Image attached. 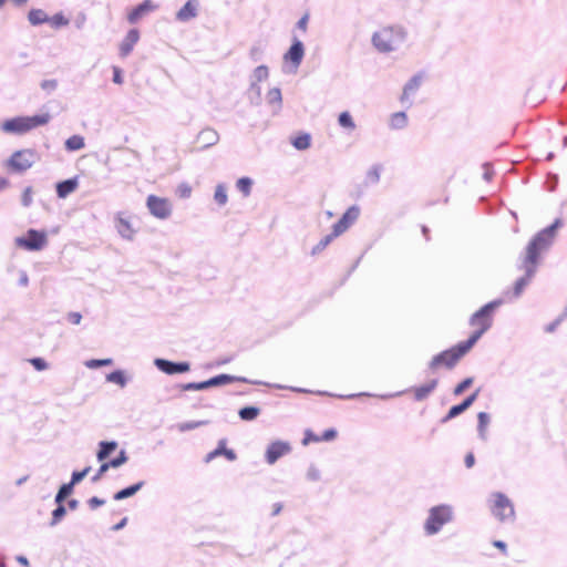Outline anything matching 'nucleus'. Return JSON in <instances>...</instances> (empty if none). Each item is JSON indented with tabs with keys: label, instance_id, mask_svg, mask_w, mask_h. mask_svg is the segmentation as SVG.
Listing matches in <instances>:
<instances>
[{
	"label": "nucleus",
	"instance_id": "1",
	"mask_svg": "<svg viewBox=\"0 0 567 567\" xmlns=\"http://www.w3.org/2000/svg\"><path fill=\"white\" fill-rule=\"evenodd\" d=\"M563 226V220L557 218L550 226L537 233L528 243L525 255L522 259V269L525 275L519 278L511 292V296L517 298L522 295L526 286L535 275L540 254L546 250L556 237V231Z\"/></svg>",
	"mask_w": 567,
	"mask_h": 567
},
{
	"label": "nucleus",
	"instance_id": "2",
	"mask_svg": "<svg viewBox=\"0 0 567 567\" xmlns=\"http://www.w3.org/2000/svg\"><path fill=\"white\" fill-rule=\"evenodd\" d=\"M501 305V300L491 301L472 315L468 323L471 328H473V332L470 338L465 340L470 347L473 348L478 339L492 327L494 311Z\"/></svg>",
	"mask_w": 567,
	"mask_h": 567
},
{
	"label": "nucleus",
	"instance_id": "3",
	"mask_svg": "<svg viewBox=\"0 0 567 567\" xmlns=\"http://www.w3.org/2000/svg\"><path fill=\"white\" fill-rule=\"evenodd\" d=\"M405 33L399 27H383L372 37V43L380 52L398 49L404 41Z\"/></svg>",
	"mask_w": 567,
	"mask_h": 567
},
{
	"label": "nucleus",
	"instance_id": "4",
	"mask_svg": "<svg viewBox=\"0 0 567 567\" xmlns=\"http://www.w3.org/2000/svg\"><path fill=\"white\" fill-rule=\"evenodd\" d=\"M471 349L472 347H470L465 341H462L456 346L434 355L429 363V368L432 371H437L442 368L452 369Z\"/></svg>",
	"mask_w": 567,
	"mask_h": 567
},
{
	"label": "nucleus",
	"instance_id": "5",
	"mask_svg": "<svg viewBox=\"0 0 567 567\" xmlns=\"http://www.w3.org/2000/svg\"><path fill=\"white\" fill-rule=\"evenodd\" d=\"M489 509L493 516L502 523L512 522L515 518V509L512 501L501 492L492 494Z\"/></svg>",
	"mask_w": 567,
	"mask_h": 567
},
{
	"label": "nucleus",
	"instance_id": "6",
	"mask_svg": "<svg viewBox=\"0 0 567 567\" xmlns=\"http://www.w3.org/2000/svg\"><path fill=\"white\" fill-rule=\"evenodd\" d=\"M452 519V509L450 506L440 505L430 509L424 529L427 535L437 533L443 525Z\"/></svg>",
	"mask_w": 567,
	"mask_h": 567
},
{
	"label": "nucleus",
	"instance_id": "7",
	"mask_svg": "<svg viewBox=\"0 0 567 567\" xmlns=\"http://www.w3.org/2000/svg\"><path fill=\"white\" fill-rule=\"evenodd\" d=\"M35 127V117L19 116L6 120L1 124V130L9 134H24Z\"/></svg>",
	"mask_w": 567,
	"mask_h": 567
},
{
	"label": "nucleus",
	"instance_id": "8",
	"mask_svg": "<svg viewBox=\"0 0 567 567\" xmlns=\"http://www.w3.org/2000/svg\"><path fill=\"white\" fill-rule=\"evenodd\" d=\"M146 206L150 213L158 219H166L172 214V204L167 198L150 195L146 199Z\"/></svg>",
	"mask_w": 567,
	"mask_h": 567
},
{
	"label": "nucleus",
	"instance_id": "9",
	"mask_svg": "<svg viewBox=\"0 0 567 567\" xmlns=\"http://www.w3.org/2000/svg\"><path fill=\"white\" fill-rule=\"evenodd\" d=\"M360 208L357 206H351L347 209V212L342 215V217L333 225L332 233L334 236L339 237L344 231H347L359 218Z\"/></svg>",
	"mask_w": 567,
	"mask_h": 567
},
{
	"label": "nucleus",
	"instance_id": "10",
	"mask_svg": "<svg viewBox=\"0 0 567 567\" xmlns=\"http://www.w3.org/2000/svg\"><path fill=\"white\" fill-rule=\"evenodd\" d=\"M35 161V155L32 151L25 150V151H19L16 152L11 159V166L17 172H23L28 168H30Z\"/></svg>",
	"mask_w": 567,
	"mask_h": 567
},
{
	"label": "nucleus",
	"instance_id": "11",
	"mask_svg": "<svg viewBox=\"0 0 567 567\" xmlns=\"http://www.w3.org/2000/svg\"><path fill=\"white\" fill-rule=\"evenodd\" d=\"M115 228L125 239L132 240L137 231L131 217L124 213H118L115 218Z\"/></svg>",
	"mask_w": 567,
	"mask_h": 567
},
{
	"label": "nucleus",
	"instance_id": "12",
	"mask_svg": "<svg viewBox=\"0 0 567 567\" xmlns=\"http://www.w3.org/2000/svg\"><path fill=\"white\" fill-rule=\"evenodd\" d=\"M157 8L158 4L153 0H144L127 13V21L132 24L137 23L141 19L155 11Z\"/></svg>",
	"mask_w": 567,
	"mask_h": 567
},
{
	"label": "nucleus",
	"instance_id": "13",
	"mask_svg": "<svg viewBox=\"0 0 567 567\" xmlns=\"http://www.w3.org/2000/svg\"><path fill=\"white\" fill-rule=\"evenodd\" d=\"M291 447L287 442L276 441L272 442L266 451V461L268 464H275L278 458L288 454Z\"/></svg>",
	"mask_w": 567,
	"mask_h": 567
},
{
	"label": "nucleus",
	"instance_id": "14",
	"mask_svg": "<svg viewBox=\"0 0 567 567\" xmlns=\"http://www.w3.org/2000/svg\"><path fill=\"white\" fill-rule=\"evenodd\" d=\"M155 364L161 371L167 374L184 373L189 371V364L187 362L175 363L164 359H157Z\"/></svg>",
	"mask_w": 567,
	"mask_h": 567
},
{
	"label": "nucleus",
	"instance_id": "15",
	"mask_svg": "<svg viewBox=\"0 0 567 567\" xmlns=\"http://www.w3.org/2000/svg\"><path fill=\"white\" fill-rule=\"evenodd\" d=\"M199 0H188L176 13V19L182 22L197 17Z\"/></svg>",
	"mask_w": 567,
	"mask_h": 567
},
{
	"label": "nucleus",
	"instance_id": "16",
	"mask_svg": "<svg viewBox=\"0 0 567 567\" xmlns=\"http://www.w3.org/2000/svg\"><path fill=\"white\" fill-rule=\"evenodd\" d=\"M140 40V31L137 29H131L124 40L120 44V55L126 58L134 49V45Z\"/></svg>",
	"mask_w": 567,
	"mask_h": 567
},
{
	"label": "nucleus",
	"instance_id": "17",
	"mask_svg": "<svg viewBox=\"0 0 567 567\" xmlns=\"http://www.w3.org/2000/svg\"><path fill=\"white\" fill-rule=\"evenodd\" d=\"M42 23H48L53 29H60L69 24V19H66L62 13L49 17L47 13L38 10V24Z\"/></svg>",
	"mask_w": 567,
	"mask_h": 567
},
{
	"label": "nucleus",
	"instance_id": "18",
	"mask_svg": "<svg viewBox=\"0 0 567 567\" xmlns=\"http://www.w3.org/2000/svg\"><path fill=\"white\" fill-rule=\"evenodd\" d=\"M336 437H337V431L334 429L326 430L322 435H318L311 430H306L305 436L302 440V444L308 445L310 443H319L322 441L328 442V441L334 440Z\"/></svg>",
	"mask_w": 567,
	"mask_h": 567
},
{
	"label": "nucleus",
	"instance_id": "19",
	"mask_svg": "<svg viewBox=\"0 0 567 567\" xmlns=\"http://www.w3.org/2000/svg\"><path fill=\"white\" fill-rule=\"evenodd\" d=\"M478 395V391H475L473 394H471L468 398H466L461 404L454 405L450 409L445 417L443 419V422H447L451 419L457 416L458 414L463 413L465 410H467L476 400Z\"/></svg>",
	"mask_w": 567,
	"mask_h": 567
},
{
	"label": "nucleus",
	"instance_id": "20",
	"mask_svg": "<svg viewBox=\"0 0 567 567\" xmlns=\"http://www.w3.org/2000/svg\"><path fill=\"white\" fill-rule=\"evenodd\" d=\"M436 386L437 380L434 379L423 385L414 386L410 391L416 401H423L436 389Z\"/></svg>",
	"mask_w": 567,
	"mask_h": 567
},
{
	"label": "nucleus",
	"instance_id": "21",
	"mask_svg": "<svg viewBox=\"0 0 567 567\" xmlns=\"http://www.w3.org/2000/svg\"><path fill=\"white\" fill-rule=\"evenodd\" d=\"M303 56V45L300 41H296L285 54V60L291 61L295 65H299Z\"/></svg>",
	"mask_w": 567,
	"mask_h": 567
},
{
	"label": "nucleus",
	"instance_id": "22",
	"mask_svg": "<svg viewBox=\"0 0 567 567\" xmlns=\"http://www.w3.org/2000/svg\"><path fill=\"white\" fill-rule=\"evenodd\" d=\"M422 83V75L413 76L404 86L401 101L404 103L409 101L410 96L417 91Z\"/></svg>",
	"mask_w": 567,
	"mask_h": 567
},
{
	"label": "nucleus",
	"instance_id": "23",
	"mask_svg": "<svg viewBox=\"0 0 567 567\" xmlns=\"http://www.w3.org/2000/svg\"><path fill=\"white\" fill-rule=\"evenodd\" d=\"M16 246L24 250L35 249V230L30 229L27 237L16 238Z\"/></svg>",
	"mask_w": 567,
	"mask_h": 567
},
{
	"label": "nucleus",
	"instance_id": "24",
	"mask_svg": "<svg viewBox=\"0 0 567 567\" xmlns=\"http://www.w3.org/2000/svg\"><path fill=\"white\" fill-rule=\"evenodd\" d=\"M78 187L76 179H66L56 185V193L59 197L64 198L73 193Z\"/></svg>",
	"mask_w": 567,
	"mask_h": 567
},
{
	"label": "nucleus",
	"instance_id": "25",
	"mask_svg": "<svg viewBox=\"0 0 567 567\" xmlns=\"http://www.w3.org/2000/svg\"><path fill=\"white\" fill-rule=\"evenodd\" d=\"M144 485V482H138L132 486H128L124 489H121L118 491L115 495H114V499L115 501H121V499H124V498H127V497H131L133 496L135 493H137Z\"/></svg>",
	"mask_w": 567,
	"mask_h": 567
},
{
	"label": "nucleus",
	"instance_id": "26",
	"mask_svg": "<svg viewBox=\"0 0 567 567\" xmlns=\"http://www.w3.org/2000/svg\"><path fill=\"white\" fill-rule=\"evenodd\" d=\"M291 143L297 150L303 151L310 147L311 136L308 133H301L293 137Z\"/></svg>",
	"mask_w": 567,
	"mask_h": 567
},
{
	"label": "nucleus",
	"instance_id": "27",
	"mask_svg": "<svg viewBox=\"0 0 567 567\" xmlns=\"http://www.w3.org/2000/svg\"><path fill=\"white\" fill-rule=\"evenodd\" d=\"M85 146L84 137L81 135H72L65 141V148L70 152L79 151Z\"/></svg>",
	"mask_w": 567,
	"mask_h": 567
},
{
	"label": "nucleus",
	"instance_id": "28",
	"mask_svg": "<svg viewBox=\"0 0 567 567\" xmlns=\"http://www.w3.org/2000/svg\"><path fill=\"white\" fill-rule=\"evenodd\" d=\"M117 447L116 442H101L100 450L97 452V460L104 461L112 452Z\"/></svg>",
	"mask_w": 567,
	"mask_h": 567
},
{
	"label": "nucleus",
	"instance_id": "29",
	"mask_svg": "<svg viewBox=\"0 0 567 567\" xmlns=\"http://www.w3.org/2000/svg\"><path fill=\"white\" fill-rule=\"evenodd\" d=\"M234 380H235V378L231 375L219 374V375H216V377L205 381V385H206V388L217 386V385L231 383Z\"/></svg>",
	"mask_w": 567,
	"mask_h": 567
},
{
	"label": "nucleus",
	"instance_id": "30",
	"mask_svg": "<svg viewBox=\"0 0 567 567\" xmlns=\"http://www.w3.org/2000/svg\"><path fill=\"white\" fill-rule=\"evenodd\" d=\"M260 411L256 406H245L239 410V416L244 421H252L259 415Z\"/></svg>",
	"mask_w": 567,
	"mask_h": 567
},
{
	"label": "nucleus",
	"instance_id": "31",
	"mask_svg": "<svg viewBox=\"0 0 567 567\" xmlns=\"http://www.w3.org/2000/svg\"><path fill=\"white\" fill-rule=\"evenodd\" d=\"M214 199L220 206H224L227 203L228 196H227V189H226L225 185L218 184L216 186L215 194H214Z\"/></svg>",
	"mask_w": 567,
	"mask_h": 567
},
{
	"label": "nucleus",
	"instance_id": "32",
	"mask_svg": "<svg viewBox=\"0 0 567 567\" xmlns=\"http://www.w3.org/2000/svg\"><path fill=\"white\" fill-rule=\"evenodd\" d=\"M477 421H478V432L482 437H485L486 429L489 423V415L485 412H480L477 414Z\"/></svg>",
	"mask_w": 567,
	"mask_h": 567
},
{
	"label": "nucleus",
	"instance_id": "33",
	"mask_svg": "<svg viewBox=\"0 0 567 567\" xmlns=\"http://www.w3.org/2000/svg\"><path fill=\"white\" fill-rule=\"evenodd\" d=\"M252 181L249 177H241L237 181V188L239 192L244 194V196H248L251 190Z\"/></svg>",
	"mask_w": 567,
	"mask_h": 567
},
{
	"label": "nucleus",
	"instance_id": "34",
	"mask_svg": "<svg viewBox=\"0 0 567 567\" xmlns=\"http://www.w3.org/2000/svg\"><path fill=\"white\" fill-rule=\"evenodd\" d=\"M406 115L404 112H396L391 116V126L393 128H401L406 124Z\"/></svg>",
	"mask_w": 567,
	"mask_h": 567
},
{
	"label": "nucleus",
	"instance_id": "35",
	"mask_svg": "<svg viewBox=\"0 0 567 567\" xmlns=\"http://www.w3.org/2000/svg\"><path fill=\"white\" fill-rule=\"evenodd\" d=\"M73 486H74V485H73V483H71V482H70V483H66V484H63V485L60 487V489H59V492H58V494H56V496H55V502H56V503H62V502L64 501V498H65L66 496H69V495L72 493V491H73Z\"/></svg>",
	"mask_w": 567,
	"mask_h": 567
},
{
	"label": "nucleus",
	"instance_id": "36",
	"mask_svg": "<svg viewBox=\"0 0 567 567\" xmlns=\"http://www.w3.org/2000/svg\"><path fill=\"white\" fill-rule=\"evenodd\" d=\"M339 124L342 126V127H346V128H349V130H353L354 128V122L350 115L349 112H342L340 115H339Z\"/></svg>",
	"mask_w": 567,
	"mask_h": 567
},
{
	"label": "nucleus",
	"instance_id": "37",
	"mask_svg": "<svg viewBox=\"0 0 567 567\" xmlns=\"http://www.w3.org/2000/svg\"><path fill=\"white\" fill-rule=\"evenodd\" d=\"M334 238H337V236H334L333 233H331V234L327 235L326 237H323L318 243V245L313 248L312 254H317V252L322 251Z\"/></svg>",
	"mask_w": 567,
	"mask_h": 567
},
{
	"label": "nucleus",
	"instance_id": "38",
	"mask_svg": "<svg viewBox=\"0 0 567 567\" xmlns=\"http://www.w3.org/2000/svg\"><path fill=\"white\" fill-rule=\"evenodd\" d=\"M192 186L187 183H182L176 189V194L181 198H188L192 195Z\"/></svg>",
	"mask_w": 567,
	"mask_h": 567
},
{
	"label": "nucleus",
	"instance_id": "39",
	"mask_svg": "<svg viewBox=\"0 0 567 567\" xmlns=\"http://www.w3.org/2000/svg\"><path fill=\"white\" fill-rule=\"evenodd\" d=\"M110 382L116 383L121 386L125 384V377L122 371H114L107 375Z\"/></svg>",
	"mask_w": 567,
	"mask_h": 567
},
{
	"label": "nucleus",
	"instance_id": "40",
	"mask_svg": "<svg viewBox=\"0 0 567 567\" xmlns=\"http://www.w3.org/2000/svg\"><path fill=\"white\" fill-rule=\"evenodd\" d=\"M473 383V379L472 378H466L465 380H463L461 383H458L455 389H454V394L455 395H460L462 394L468 386H471Z\"/></svg>",
	"mask_w": 567,
	"mask_h": 567
},
{
	"label": "nucleus",
	"instance_id": "41",
	"mask_svg": "<svg viewBox=\"0 0 567 567\" xmlns=\"http://www.w3.org/2000/svg\"><path fill=\"white\" fill-rule=\"evenodd\" d=\"M126 461H127L126 453L124 451H121L117 457H115L114 460H112L107 463H109L110 467H118L122 464H124Z\"/></svg>",
	"mask_w": 567,
	"mask_h": 567
},
{
	"label": "nucleus",
	"instance_id": "42",
	"mask_svg": "<svg viewBox=\"0 0 567 567\" xmlns=\"http://www.w3.org/2000/svg\"><path fill=\"white\" fill-rule=\"evenodd\" d=\"M58 507L53 511V514H52V524H55L58 523L65 514V508L64 506L62 505V503H58Z\"/></svg>",
	"mask_w": 567,
	"mask_h": 567
},
{
	"label": "nucleus",
	"instance_id": "43",
	"mask_svg": "<svg viewBox=\"0 0 567 567\" xmlns=\"http://www.w3.org/2000/svg\"><path fill=\"white\" fill-rule=\"evenodd\" d=\"M91 467H85L84 470L80 471V472H74L72 474V480H71V483H73V485H75L76 483L81 482L90 472Z\"/></svg>",
	"mask_w": 567,
	"mask_h": 567
},
{
	"label": "nucleus",
	"instance_id": "44",
	"mask_svg": "<svg viewBox=\"0 0 567 567\" xmlns=\"http://www.w3.org/2000/svg\"><path fill=\"white\" fill-rule=\"evenodd\" d=\"M110 364H112L111 359L91 360V361L86 362V367H89L91 369L99 368L102 365H110Z\"/></svg>",
	"mask_w": 567,
	"mask_h": 567
},
{
	"label": "nucleus",
	"instance_id": "45",
	"mask_svg": "<svg viewBox=\"0 0 567 567\" xmlns=\"http://www.w3.org/2000/svg\"><path fill=\"white\" fill-rule=\"evenodd\" d=\"M255 76L258 81L266 80L268 78L267 66L260 65L255 70Z\"/></svg>",
	"mask_w": 567,
	"mask_h": 567
},
{
	"label": "nucleus",
	"instance_id": "46",
	"mask_svg": "<svg viewBox=\"0 0 567 567\" xmlns=\"http://www.w3.org/2000/svg\"><path fill=\"white\" fill-rule=\"evenodd\" d=\"M110 468V465L107 462L102 463L96 474L92 477L93 482H97L102 478V476L106 473V471Z\"/></svg>",
	"mask_w": 567,
	"mask_h": 567
},
{
	"label": "nucleus",
	"instance_id": "47",
	"mask_svg": "<svg viewBox=\"0 0 567 567\" xmlns=\"http://www.w3.org/2000/svg\"><path fill=\"white\" fill-rule=\"evenodd\" d=\"M22 203L25 206H29L32 203V188L29 187L24 190L22 195Z\"/></svg>",
	"mask_w": 567,
	"mask_h": 567
},
{
	"label": "nucleus",
	"instance_id": "48",
	"mask_svg": "<svg viewBox=\"0 0 567 567\" xmlns=\"http://www.w3.org/2000/svg\"><path fill=\"white\" fill-rule=\"evenodd\" d=\"M308 21H309V14L305 13L303 17L297 23L298 29H300L303 32L307 31Z\"/></svg>",
	"mask_w": 567,
	"mask_h": 567
},
{
	"label": "nucleus",
	"instance_id": "49",
	"mask_svg": "<svg viewBox=\"0 0 567 567\" xmlns=\"http://www.w3.org/2000/svg\"><path fill=\"white\" fill-rule=\"evenodd\" d=\"M68 320L73 324H79L82 320V316L80 312H70L68 315Z\"/></svg>",
	"mask_w": 567,
	"mask_h": 567
},
{
	"label": "nucleus",
	"instance_id": "50",
	"mask_svg": "<svg viewBox=\"0 0 567 567\" xmlns=\"http://www.w3.org/2000/svg\"><path fill=\"white\" fill-rule=\"evenodd\" d=\"M113 81L116 84H122L123 82L121 69L117 66L113 68Z\"/></svg>",
	"mask_w": 567,
	"mask_h": 567
},
{
	"label": "nucleus",
	"instance_id": "51",
	"mask_svg": "<svg viewBox=\"0 0 567 567\" xmlns=\"http://www.w3.org/2000/svg\"><path fill=\"white\" fill-rule=\"evenodd\" d=\"M185 390H203V389H207L206 385H205V381L204 382H199V383H188L184 386Z\"/></svg>",
	"mask_w": 567,
	"mask_h": 567
},
{
	"label": "nucleus",
	"instance_id": "52",
	"mask_svg": "<svg viewBox=\"0 0 567 567\" xmlns=\"http://www.w3.org/2000/svg\"><path fill=\"white\" fill-rule=\"evenodd\" d=\"M464 462H465L466 467L471 468L475 463L474 454L472 452L467 453Z\"/></svg>",
	"mask_w": 567,
	"mask_h": 567
},
{
	"label": "nucleus",
	"instance_id": "53",
	"mask_svg": "<svg viewBox=\"0 0 567 567\" xmlns=\"http://www.w3.org/2000/svg\"><path fill=\"white\" fill-rule=\"evenodd\" d=\"M103 504H104V501H103V499H100V498H97V497H92V498L89 501V505H90V507H91V508H93V509H94V508H96V507H99V506H101V505H103Z\"/></svg>",
	"mask_w": 567,
	"mask_h": 567
},
{
	"label": "nucleus",
	"instance_id": "54",
	"mask_svg": "<svg viewBox=\"0 0 567 567\" xmlns=\"http://www.w3.org/2000/svg\"><path fill=\"white\" fill-rule=\"evenodd\" d=\"M226 440L223 439L218 442V446L215 449L216 452H218V455H224V452L226 451Z\"/></svg>",
	"mask_w": 567,
	"mask_h": 567
},
{
	"label": "nucleus",
	"instance_id": "55",
	"mask_svg": "<svg viewBox=\"0 0 567 567\" xmlns=\"http://www.w3.org/2000/svg\"><path fill=\"white\" fill-rule=\"evenodd\" d=\"M493 545L498 548L503 554H506L507 553V547H506V544L502 540H495L493 543Z\"/></svg>",
	"mask_w": 567,
	"mask_h": 567
},
{
	"label": "nucleus",
	"instance_id": "56",
	"mask_svg": "<svg viewBox=\"0 0 567 567\" xmlns=\"http://www.w3.org/2000/svg\"><path fill=\"white\" fill-rule=\"evenodd\" d=\"M224 456L228 460V461H235L236 460V453L233 451V450H229V449H226V451L224 452Z\"/></svg>",
	"mask_w": 567,
	"mask_h": 567
},
{
	"label": "nucleus",
	"instance_id": "57",
	"mask_svg": "<svg viewBox=\"0 0 567 567\" xmlns=\"http://www.w3.org/2000/svg\"><path fill=\"white\" fill-rule=\"evenodd\" d=\"M45 244V235L38 231V250Z\"/></svg>",
	"mask_w": 567,
	"mask_h": 567
},
{
	"label": "nucleus",
	"instance_id": "58",
	"mask_svg": "<svg viewBox=\"0 0 567 567\" xmlns=\"http://www.w3.org/2000/svg\"><path fill=\"white\" fill-rule=\"evenodd\" d=\"M217 456H219V455H218V452H216V451L214 450V451L209 452V453L206 455V457H205V462H206V463H209V462H212V461H213L215 457H217Z\"/></svg>",
	"mask_w": 567,
	"mask_h": 567
},
{
	"label": "nucleus",
	"instance_id": "59",
	"mask_svg": "<svg viewBox=\"0 0 567 567\" xmlns=\"http://www.w3.org/2000/svg\"><path fill=\"white\" fill-rule=\"evenodd\" d=\"M17 561L22 565L23 567H29L30 563L24 556H18Z\"/></svg>",
	"mask_w": 567,
	"mask_h": 567
},
{
	"label": "nucleus",
	"instance_id": "60",
	"mask_svg": "<svg viewBox=\"0 0 567 567\" xmlns=\"http://www.w3.org/2000/svg\"><path fill=\"white\" fill-rule=\"evenodd\" d=\"M205 422H196V423H192V424H185L182 426L183 430H189V429H194L196 426H199L202 424H204Z\"/></svg>",
	"mask_w": 567,
	"mask_h": 567
},
{
	"label": "nucleus",
	"instance_id": "61",
	"mask_svg": "<svg viewBox=\"0 0 567 567\" xmlns=\"http://www.w3.org/2000/svg\"><path fill=\"white\" fill-rule=\"evenodd\" d=\"M28 18L32 24H35V10H30Z\"/></svg>",
	"mask_w": 567,
	"mask_h": 567
},
{
	"label": "nucleus",
	"instance_id": "62",
	"mask_svg": "<svg viewBox=\"0 0 567 567\" xmlns=\"http://www.w3.org/2000/svg\"><path fill=\"white\" fill-rule=\"evenodd\" d=\"M45 368H47L45 362L42 359L38 358V371L44 370Z\"/></svg>",
	"mask_w": 567,
	"mask_h": 567
},
{
	"label": "nucleus",
	"instance_id": "63",
	"mask_svg": "<svg viewBox=\"0 0 567 567\" xmlns=\"http://www.w3.org/2000/svg\"><path fill=\"white\" fill-rule=\"evenodd\" d=\"M126 520H127L126 518H123L118 524H116L114 526V529L117 530V529L122 528L126 524Z\"/></svg>",
	"mask_w": 567,
	"mask_h": 567
},
{
	"label": "nucleus",
	"instance_id": "64",
	"mask_svg": "<svg viewBox=\"0 0 567 567\" xmlns=\"http://www.w3.org/2000/svg\"><path fill=\"white\" fill-rule=\"evenodd\" d=\"M76 506H78V501L72 499V501L69 502V507L70 508L74 509V508H76Z\"/></svg>",
	"mask_w": 567,
	"mask_h": 567
}]
</instances>
